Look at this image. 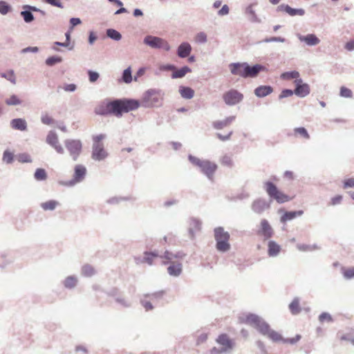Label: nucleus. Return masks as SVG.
<instances>
[{
  "instance_id": "1",
  "label": "nucleus",
  "mask_w": 354,
  "mask_h": 354,
  "mask_svg": "<svg viewBox=\"0 0 354 354\" xmlns=\"http://www.w3.org/2000/svg\"><path fill=\"white\" fill-rule=\"evenodd\" d=\"M139 107V103L135 100H115L101 105L95 110V113L100 115L113 114L121 116L123 113L136 110Z\"/></svg>"
},
{
  "instance_id": "2",
  "label": "nucleus",
  "mask_w": 354,
  "mask_h": 354,
  "mask_svg": "<svg viewBox=\"0 0 354 354\" xmlns=\"http://www.w3.org/2000/svg\"><path fill=\"white\" fill-rule=\"evenodd\" d=\"M229 68L233 75L242 77H256L260 71L265 69L261 65L250 66L247 63H232L230 64Z\"/></svg>"
},
{
  "instance_id": "3",
  "label": "nucleus",
  "mask_w": 354,
  "mask_h": 354,
  "mask_svg": "<svg viewBox=\"0 0 354 354\" xmlns=\"http://www.w3.org/2000/svg\"><path fill=\"white\" fill-rule=\"evenodd\" d=\"M188 158L194 166L200 168L201 172L209 179L213 180L214 174L218 168L216 163L209 160H201L192 155H189Z\"/></svg>"
},
{
  "instance_id": "4",
  "label": "nucleus",
  "mask_w": 354,
  "mask_h": 354,
  "mask_svg": "<svg viewBox=\"0 0 354 354\" xmlns=\"http://www.w3.org/2000/svg\"><path fill=\"white\" fill-rule=\"evenodd\" d=\"M162 263L164 265L170 263L167 268L169 274L171 276L177 277L182 272V265L180 263L174 262V260L178 257V255L174 254L169 251H166L163 255L160 257Z\"/></svg>"
},
{
  "instance_id": "5",
  "label": "nucleus",
  "mask_w": 354,
  "mask_h": 354,
  "mask_svg": "<svg viewBox=\"0 0 354 354\" xmlns=\"http://www.w3.org/2000/svg\"><path fill=\"white\" fill-rule=\"evenodd\" d=\"M264 188L269 196L274 198L279 203H283L290 201L293 198L279 190L272 182H266L264 183Z\"/></svg>"
},
{
  "instance_id": "6",
  "label": "nucleus",
  "mask_w": 354,
  "mask_h": 354,
  "mask_svg": "<svg viewBox=\"0 0 354 354\" xmlns=\"http://www.w3.org/2000/svg\"><path fill=\"white\" fill-rule=\"evenodd\" d=\"M105 138V135L100 134L93 138V145L92 151V158L95 160H102L107 156V153L104 148L102 140Z\"/></svg>"
},
{
  "instance_id": "7",
  "label": "nucleus",
  "mask_w": 354,
  "mask_h": 354,
  "mask_svg": "<svg viewBox=\"0 0 354 354\" xmlns=\"http://www.w3.org/2000/svg\"><path fill=\"white\" fill-rule=\"evenodd\" d=\"M214 236L216 241L217 250L221 252L227 251L230 248V243H228L230 239L228 232H225L223 228L218 227L215 229Z\"/></svg>"
},
{
  "instance_id": "8",
  "label": "nucleus",
  "mask_w": 354,
  "mask_h": 354,
  "mask_svg": "<svg viewBox=\"0 0 354 354\" xmlns=\"http://www.w3.org/2000/svg\"><path fill=\"white\" fill-rule=\"evenodd\" d=\"M261 334L267 336L274 342H279L282 339L281 335L277 332L272 330L268 324L263 319L255 328Z\"/></svg>"
},
{
  "instance_id": "9",
  "label": "nucleus",
  "mask_w": 354,
  "mask_h": 354,
  "mask_svg": "<svg viewBox=\"0 0 354 354\" xmlns=\"http://www.w3.org/2000/svg\"><path fill=\"white\" fill-rule=\"evenodd\" d=\"M87 170L85 166L83 165H76L74 167V174L73 175V178L66 183H62L66 186H73L77 183H79L85 178L86 176Z\"/></svg>"
},
{
  "instance_id": "10",
  "label": "nucleus",
  "mask_w": 354,
  "mask_h": 354,
  "mask_svg": "<svg viewBox=\"0 0 354 354\" xmlns=\"http://www.w3.org/2000/svg\"><path fill=\"white\" fill-rule=\"evenodd\" d=\"M144 43L153 48H162L166 51L170 50V46L168 42L160 37L154 36H147L144 39Z\"/></svg>"
},
{
  "instance_id": "11",
  "label": "nucleus",
  "mask_w": 354,
  "mask_h": 354,
  "mask_svg": "<svg viewBox=\"0 0 354 354\" xmlns=\"http://www.w3.org/2000/svg\"><path fill=\"white\" fill-rule=\"evenodd\" d=\"M162 100L160 92L155 90L147 91L142 98V103L145 106H153L157 105Z\"/></svg>"
},
{
  "instance_id": "12",
  "label": "nucleus",
  "mask_w": 354,
  "mask_h": 354,
  "mask_svg": "<svg viewBox=\"0 0 354 354\" xmlns=\"http://www.w3.org/2000/svg\"><path fill=\"white\" fill-rule=\"evenodd\" d=\"M256 234L259 236L263 237L264 240H267L272 236L274 232L268 221L262 219Z\"/></svg>"
},
{
  "instance_id": "13",
  "label": "nucleus",
  "mask_w": 354,
  "mask_h": 354,
  "mask_svg": "<svg viewBox=\"0 0 354 354\" xmlns=\"http://www.w3.org/2000/svg\"><path fill=\"white\" fill-rule=\"evenodd\" d=\"M243 95L234 89H231L223 94L224 102L228 105H234L242 100Z\"/></svg>"
},
{
  "instance_id": "14",
  "label": "nucleus",
  "mask_w": 354,
  "mask_h": 354,
  "mask_svg": "<svg viewBox=\"0 0 354 354\" xmlns=\"http://www.w3.org/2000/svg\"><path fill=\"white\" fill-rule=\"evenodd\" d=\"M65 146L73 156L74 160H76L82 151V143L77 140H68L65 142Z\"/></svg>"
},
{
  "instance_id": "15",
  "label": "nucleus",
  "mask_w": 354,
  "mask_h": 354,
  "mask_svg": "<svg viewBox=\"0 0 354 354\" xmlns=\"http://www.w3.org/2000/svg\"><path fill=\"white\" fill-rule=\"evenodd\" d=\"M295 84L296 85V88L294 91L295 95L304 97L309 94L310 87L308 84L303 83L301 79L295 80Z\"/></svg>"
},
{
  "instance_id": "16",
  "label": "nucleus",
  "mask_w": 354,
  "mask_h": 354,
  "mask_svg": "<svg viewBox=\"0 0 354 354\" xmlns=\"http://www.w3.org/2000/svg\"><path fill=\"white\" fill-rule=\"evenodd\" d=\"M46 142L48 144L51 145L57 153H64V149L59 143L58 137L55 133L50 131L46 137Z\"/></svg>"
},
{
  "instance_id": "17",
  "label": "nucleus",
  "mask_w": 354,
  "mask_h": 354,
  "mask_svg": "<svg viewBox=\"0 0 354 354\" xmlns=\"http://www.w3.org/2000/svg\"><path fill=\"white\" fill-rule=\"evenodd\" d=\"M216 342L218 344H219L220 345H221L223 346L222 351L225 352V351H230V350L232 349V348L234 346V343H233L232 340L226 334L220 335L218 337Z\"/></svg>"
},
{
  "instance_id": "18",
  "label": "nucleus",
  "mask_w": 354,
  "mask_h": 354,
  "mask_svg": "<svg viewBox=\"0 0 354 354\" xmlns=\"http://www.w3.org/2000/svg\"><path fill=\"white\" fill-rule=\"evenodd\" d=\"M278 10L280 11H284L290 16L299 15L303 16L305 14L304 9H295L292 8L288 5L281 4L278 7Z\"/></svg>"
},
{
  "instance_id": "19",
  "label": "nucleus",
  "mask_w": 354,
  "mask_h": 354,
  "mask_svg": "<svg viewBox=\"0 0 354 354\" xmlns=\"http://www.w3.org/2000/svg\"><path fill=\"white\" fill-rule=\"evenodd\" d=\"M192 51V46L187 42L182 43L178 48L177 54L181 58L187 57Z\"/></svg>"
},
{
  "instance_id": "20",
  "label": "nucleus",
  "mask_w": 354,
  "mask_h": 354,
  "mask_svg": "<svg viewBox=\"0 0 354 354\" xmlns=\"http://www.w3.org/2000/svg\"><path fill=\"white\" fill-rule=\"evenodd\" d=\"M261 318L258 315L254 314H250L245 316L243 322L246 324L250 325L254 328H256L259 322L261 321Z\"/></svg>"
},
{
  "instance_id": "21",
  "label": "nucleus",
  "mask_w": 354,
  "mask_h": 354,
  "mask_svg": "<svg viewBox=\"0 0 354 354\" xmlns=\"http://www.w3.org/2000/svg\"><path fill=\"white\" fill-rule=\"evenodd\" d=\"M281 251V247L274 241H270L268 244V253L270 257H275Z\"/></svg>"
},
{
  "instance_id": "22",
  "label": "nucleus",
  "mask_w": 354,
  "mask_h": 354,
  "mask_svg": "<svg viewBox=\"0 0 354 354\" xmlns=\"http://www.w3.org/2000/svg\"><path fill=\"white\" fill-rule=\"evenodd\" d=\"M273 91L270 86H260L254 90V93L257 97H263L270 94Z\"/></svg>"
},
{
  "instance_id": "23",
  "label": "nucleus",
  "mask_w": 354,
  "mask_h": 354,
  "mask_svg": "<svg viewBox=\"0 0 354 354\" xmlns=\"http://www.w3.org/2000/svg\"><path fill=\"white\" fill-rule=\"evenodd\" d=\"M10 125L12 129L20 131H25L27 128L26 120L21 118L13 119L10 122Z\"/></svg>"
},
{
  "instance_id": "24",
  "label": "nucleus",
  "mask_w": 354,
  "mask_h": 354,
  "mask_svg": "<svg viewBox=\"0 0 354 354\" xmlns=\"http://www.w3.org/2000/svg\"><path fill=\"white\" fill-rule=\"evenodd\" d=\"M235 120V116H230L222 121H216L213 126L216 129H221L225 127L230 125Z\"/></svg>"
},
{
  "instance_id": "25",
  "label": "nucleus",
  "mask_w": 354,
  "mask_h": 354,
  "mask_svg": "<svg viewBox=\"0 0 354 354\" xmlns=\"http://www.w3.org/2000/svg\"><path fill=\"white\" fill-rule=\"evenodd\" d=\"M301 41H305L309 46H315L319 43V39L313 34L299 37Z\"/></svg>"
},
{
  "instance_id": "26",
  "label": "nucleus",
  "mask_w": 354,
  "mask_h": 354,
  "mask_svg": "<svg viewBox=\"0 0 354 354\" xmlns=\"http://www.w3.org/2000/svg\"><path fill=\"white\" fill-rule=\"evenodd\" d=\"M179 93L185 99H192L194 95V91L192 88L187 86H180Z\"/></svg>"
},
{
  "instance_id": "27",
  "label": "nucleus",
  "mask_w": 354,
  "mask_h": 354,
  "mask_svg": "<svg viewBox=\"0 0 354 354\" xmlns=\"http://www.w3.org/2000/svg\"><path fill=\"white\" fill-rule=\"evenodd\" d=\"M304 212L302 210L294 211V212H286L281 218V222H286L292 220L298 216H301Z\"/></svg>"
},
{
  "instance_id": "28",
  "label": "nucleus",
  "mask_w": 354,
  "mask_h": 354,
  "mask_svg": "<svg viewBox=\"0 0 354 354\" xmlns=\"http://www.w3.org/2000/svg\"><path fill=\"white\" fill-rule=\"evenodd\" d=\"M190 72L191 69L188 66H184L178 70L175 69L171 75V77L174 79L181 78Z\"/></svg>"
},
{
  "instance_id": "29",
  "label": "nucleus",
  "mask_w": 354,
  "mask_h": 354,
  "mask_svg": "<svg viewBox=\"0 0 354 354\" xmlns=\"http://www.w3.org/2000/svg\"><path fill=\"white\" fill-rule=\"evenodd\" d=\"M289 308L290 312L294 315H297L301 311L299 301L297 298L292 300L289 305Z\"/></svg>"
},
{
  "instance_id": "30",
  "label": "nucleus",
  "mask_w": 354,
  "mask_h": 354,
  "mask_svg": "<svg viewBox=\"0 0 354 354\" xmlns=\"http://www.w3.org/2000/svg\"><path fill=\"white\" fill-rule=\"evenodd\" d=\"M59 203L54 200H50L41 204V207L45 211L53 210L58 205Z\"/></svg>"
},
{
  "instance_id": "31",
  "label": "nucleus",
  "mask_w": 354,
  "mask_h": 354,
  "mask_svg": "<svg viewBox=\"0 0 354 354\" xmlns=\"http://www.w3.org/2000/svg\"><path fill=\"white\" fill-rule=\"evenodd\" d=\"M158 257V254L155 252H145L143 261L151 265L153 263V260Z\"/></svg>"
},
{
  "instance_id": "32",
  "label": "nucleus",
  "mask_w": 354,
  "mask_h": 354,
  "mask_svg": "<svg viewBox=\"0 0 354 354\" xmlns=\"http://www.w3.org/2000/svg\"><path fill=\"white\" fill-rule=\"evenodd\" d=\"M353 335H354V330L351 329V332H349L348 333H346V334H340L339 333L338 335V336H339V339L341 341H348L351 344H354Z\"/></svg>"
},
{
  "instance_id": "33",
  "label": "nucleus",
  "mask_w": 354,
  "mask_h": 354,
  "mask_svg": "<svg viewBox=\"0 0 354 354\" xmlns=\"http://www.w3.org/2000/svg\"><path fill=\"white\" fill-rule=\"evenodd\" d=\"M34 177L37 180H45L47 178V174L44 169H37Z\"/></svg>"
},
{
  "instance_id": "34",
  "label": "nucleus",
  "mask_w": 354,
  "mask_h": 354,
  "mask_svg": "<svg viewBox=\"0 0 354 354\" xmlns=\"http://www.w3.org/2000/svg\"><path fill=\"white\" fill-rule=\"evenodd\" d=\"M299 73L297 71L286 72L281 74V77L283 80L299 79Z\"/></svg>"
},
{
  "instance_id": "35",
  "label": "nucleus",
  "mask_w": 354,
  "mask_h": 354,
  "mask_svg": "<svg viewBox=\"0 0 354 354\" xmlns=\"http://www.w3.org/2000/svg\"><path fill=\"white\" fill-rule=\"evenodd\" d=\"M82 272L85 277H91L95 274V270L91 266L85 265L82 268Z\"/></svg>"
},
{
  "instance_id": "36",
  "label": "nucleus",
  "mask_w": 354,
  "mask_h": 354,
  "mask_svg": "<svg viewBox=\"0 0 354 354\" xmlns=\"http://www.w3.org/2000/svg\"><path fill=\"white\" fill-rule=\"evenodd\" d=\"M106 35L109 37L116 41L120 40L122 37L121 34L114 29H108L106 31Z\"/></svg>"
},
{
  "instance_id": "37",
  "label": "nucleus",
  "mask_w": 354,
  "mask_h": 354,
  "mask_svg": "<svg viewBox=\"0 0 354 354\" xmlns=\"http://www.w3.org/2000/svg\"><path fill=\"white\" fill-rule=\"evenodd\" d=\"M62 58L61 57H59V56H53V57H48L46 60V64L48 65V66H53L55 65V64H57V63H60L62 62Z\"/></svg>"
},
{
  "instance_id": "38",
  "label": "nucleus",
  "mask_w": 354,
  "mask_h": 354,
  "mask_svg": "<svg viewBox=\"0 0 354 354\" xmlns=\"http://www.w3.org/2000/svg\"><path fill=\"white\" fill-rule=\"evenodd\" d=\"M294 132L295 135H299L306 139H308L310 138L306 129L304 127L295 128L294 129Z\"/></svg>"
},
{
  "instance_id": "39",
  "label": "nucleus",
  "mask_w": 354,
  "mask_h": 354,
  "mask_svg": "<svg viewBox=\"0 0 354 354\" xmlns=\"http://www.w3.org/2000/svg\"><path fill=\"white\" fill-rule=\"evenodd\" d=\"M77 279L73 277H68L64 281V286L68 288H72L75 287Z\"/></svg>"
},
{
  "instance_id": "40",
  "label": "nucleus",
  "mask_w": 354,
  "mask_h": 354,
  "mask_svg": "<svg viewBox=\"0 0 354 354\" xmlns=\"http://www.w3.org/2000/svg\"><path fill=\"white\" fill-rule=\"evenodd\" d=\"M6 103L8 105H17L21 103V100L15 95H12L9 98L6 100Z\"/></svg>"
},
{
  "instance_id": "41",
  "label": "nucleus",
  "mask_w": 354,
  "mask_h": 354,
  "mask_svg": "<svg viewBox=\"0 0 354 354\" xmlns=\"http://www.w3.org/2000/svg\"><path fill=\"white\" fill-rule=\"evenodd\" d=\"M41 120L44 124L47 125L53 124L55 122L54 119L48 113L43 114L41 115Z\"/></svg>"
},
{
  "instance_id": "42",
  "label": "nucleus",
  "mask_w": 354,
  "mask_h": 354,
  "mask_svg": "<svg viewBox=\"0 0 354 354\" xmlns=\"http://www.w3.org/2000/svg\"><path fill=\"white\" fill-rule=\"evenodd\" d=\"M21 15L23 17L24 21L27 23H30L34 20L33 15L28 10L22 11Z\"/></svg>"
},
{
  "instance_id": "43",
  "label": "nucleus",
  "mask_w": 354,
  "mask_h": 354,
  "mask_svg": "<svg viewBox=\"0 0 354 354\" xmlns=\"http://www.w3.org/2000/svg\"><path fill=\"white\" fill-rule=\"evenodd\" d=\"M196 43H205L207 41V35L204 32H198L194 37Z\"/></svg>"
},
{
  "instance_id": "44",
  "label": "nucleus",
  "mask_w": 354,
  "mask_h": 354,
  "mask_svg": "<svg viewBox=\"0 0 354 354\" xmlns=\"http://www.w3.org/2000/svg\"><path fill=\"white\" fill-rule=\"evenodd\" d=\"M10 10V6L3 1H0V13L6 15Z\"/></svg>"
},
{
  "instance_id": "45",
  "label": "nucleus",
  "mask_w": 354,
  "mask_h": 354,
  "mask_svg": "<svg viewBox=\"0 0 354 354\" xmlns=\"http://www.w3.org/2000/svg\"><path fill=\"white\" fill-rule=\"evenodd\" d=\"M122 79L126 83H130L131 82L132 77L130 68H128L124 71Z\"/></svg>"
},
{
  "instance_id": "46",
  "label": "nucleus",
  "mask_w": 354,
  "mask_h": 354,
  "mask_svg": "<svg viewBox=\"0 0 354 354\" xmlns=\"http://www.w3.org/2000/svg\"><path fill=\"white\" fill-rule=\"evenodd\" d=\"M319 320L320 322H331L333 321V318L331 315L327 313H322L319 316Z\"/></svg>"
},
{
  "instance_id": "47",
  "label": "nucleus",
  "mask_w": 354,
  "mask_h": 354,
  "mask_svg": "<svg viewBox=\"0 0 354 354\" xmlns=\"http://www.w3.org/2000/svg\"><path fill=\"white\" fill-rule=\"evenodd\" d=\"M342 272L345 278L351 279L354 277V267L349 268H343Z\"/></svg>"
},
{
  "instance_id": "48",
  "label": "nucleus",
  "mask_w": 354,
  "mask_h": 354,
  "mask_svg": "<svg viewBox=\"0 0 354 354\" xmlns=\"http://www.w3.org/2000/svg\"><path fill=\"white\" fill-rule=\"evenodd\" d=\"M221 164L226 167H232L233 165L232 158L230 156H224L221 161Z\"/></svg>"
},
{
  "instance_id": "49",
  "label": "nucleus",
  "mask_w": 354,
  "mask_h": 354,
  "mask_svg": "<svg viewBox=\"0 0 354 354\" xmlns=\"http://www.w3.org/2000/svg\"><path fill=\"white\" fill-rule=\"evenodd\" d=\"M17 160L20 162H31L30 156L27 153L19 154L17 157Z\"/></svg>"
},
{
  "instance_id": "50",
  "label": "nucleus",
  "mask_w": 354,
  "mask_h": 354,
  "mask_svg": "<svg viewBox=\"0 0 354 354\" xmlns=\"http://www.w3.org/2000/svg\"><path fill=\"white\" fill-rule=\"evenodd\" d=\"M340 95L344 97H351L352 91L346 87L342 86L340 89Z\"/></svg>"
},
{
  "instance_id": "51",
  "label": "nucleus",
  "mask_w": 354,
  "mask_h": 354,
  "mask_svg": "<svg viewBox=\"0 0 354 354\" xmlns=\"http://www.w3.org/2000/svg\"><path fill=\"white\" fill-rule=\"evenodd\" d=\"M3 161L6 162L7 163L12 162V161L13 160V154H12V153L10 152V151H4L3 156Z\"/></svg>"
},
{
  "instance_id": "52",
  "label": "nucleus",
  "mask_w": 354,
  "mask_h": 354,
  "mask_svg": "<svg viewBox=\"0 0 354 354\" xmlns=\"http://www.w3.org/2000/svg\"><path fill=\"white\" fill-rule=\"evenodd\" d=\"M343 184L344 189L354 187V178L346 179L344 180Z\"/></svg>"
},
{
  "instance_id": "53",
  "label": "nucleus",
  "mask_w": 354,
  "mask_h": 354,
  "mask_svg": "<svg viewBox=\"0 0 354 354\" xmlns=\"http://www.w3.org/2000/svg\"><path fill=\"white\" fill-rule=\"evenodd\" d=\"M293 93H295L294 91H292L290 89H284L281 91V94L279 95V98L281 99L292 96Z\"/></svg>"
},
{
  "instance_id": "54",
  "label": "nucleus",
  "mask_w": 354,
  "mask_h": 354,
  "mask_svg": "<svg viewBox=\"0 0 354 354\" xmlns=\"http://www.w3.org/2000/svg\"><path fill=\"white\" fill-rule=\"evenodd\" d=\"M89 80L91 82H95L99 78V74L96 72L89 71H88Z\"/></svg>"
},
{
  "instance_id": "55",
  "label": "nucleus",
  "mask_w": 354,
  "mask_h": 354,
  "mask_svg": "<svg viewBox=\"0 0 354 354\" xmlns=\"http://www.w3.org/2000/svg\"><path fill=\"white\" fill-rule=\"evenodd\" d=\"M45 2L58 8H63V6L59 0H44Z\"/></svg>"
},
{
  "instance_id": "56",
  "label": "nucleus",
  "mask_w": 354,
  "mask_h": 354,
  "mask_svg": "<svg viewBox=\"0 0 354 354\" xmlns=\"http://www.w3.org/2000/svg\"><path fill=\"white\" fill-rule=\"evenodd\" d=\"M65 91L73 92L76 89V85L75 84H66L63 87Z\"/></svg>"
},
{
  "instance_id": "57",
  "label": "nucleus",
  "mask_w": 354,
  "mask_h": 354,
  "mask_svg": "<svg viewBox=\"0 0 354 354\" xmlns=\"http://www.w3.org/2000/svg\"><path fill=\"white\" fill-rule=\"evenodd\" d=\"M342 200V196L341 195H337L331 199L330 205H335L339 204L341 203Z\"/></svg>"
},
{
  "instance_id": "58",
  "label": "nucleus",
  "mask_w": 354,
  "mask_h": 354,
  "mask_svg": "<svg viewBox=\"0 0 354 354\" xmlns=\"http://www.w3.org/2000/svg\"><path fill=\"white\" fill-rule=\"evenodd\" d=\"M230 9L227 5H224L222 8L218 12V14L221 16L226 15L229 13Z\"/></svg>"
},
{
  "instance_id": "59",
  "label": "nucleus",
  "mask_w": 354,
  "mask_h": 354,
  "mask_svg": "<svg viewBox=\"0 0 354 354\" xmlns=\"http://www.w3.org/2000/svg\"><path fill=\"white\" fill-rule=\"evenodd\" d=\"M2 77H6L12 83H15V77L12 72L8 73L7 75L2 74Z\"/></svg>"
},
{
  "instance_id": "60",
  "label": "nucleus",
  "mask_w": 354,
  "mask_h": 354,
  "mask_svg": "<svg viewBox=\"0 0 354 354\" xmlns=\"http://www.w3.org/2000/svg\"><path fill=\"white\" fill-rule=\"evenodd\" d=\"M301 339V335H297L295 337L286 339L284 342L290 344H295Z\"/></svg>"
},
{
  "instance_id": "61",
  "label": "nucleus",
  "mask_w": 354,
  "mask_h": 354,
  "mask_svg": "<svg viewBox=\"0 0 354 354\" xmlns=\"http://www.w3.org/2000/svg\"><path fill=\"white\" fill-rule=\"evenodd\" d=\"M142 306L146 309V310H151L153 308V306H152L151 302L149 301L143 300L142 301Z\"/></svg>"
},
{
  "instance_id": "62",
  "label": "nucleus",
  "mask_w": 354,
  "mask_h": 354,
  "mask_svg": "<svg viewBox=\"0 0 354 354\" xmlns=\"http://www.w3.org/2000/svg\"><path fill=\"white\" fill-rule=\"evenodd\" d=\"M176 69V67L174 66V65H171V64H167V65H163L160 67V70H164V71H174Z\"/></svg>"
},
{
  "instance_id": "63",
  "label": "nucleus",
  "mask_w": 354,
  "mask_h": 354,
  "mask_svg": "<svg viewBox=\"0 0 354 354\" xmlns=\"http://www.w3.org/2000/svg\"><path fill=\"white\" fill-rule=\"evenodd\" d=\"M162 293L161 292L154 293L150 296V299L151 301L154 302L156 300L160 299L162 297Z\"/></svg>"
},
{
  "instance_id": "64",
  "label": "nucleus",
  "mask_w": 354,
  "mask_h": 354,
  "mask_svg": "<svg viewBox=\"0 0 354 354\" xmlns=\"http://www.w3.org/2000/svg\"><path fill=\"white\" fill-rule=\"evenodd\" d=\"M345 48L348 50H354V40L350 41L347 42L345 45Z\"/></svg>"
}]
</instances>
